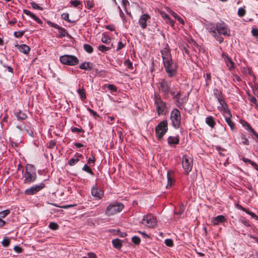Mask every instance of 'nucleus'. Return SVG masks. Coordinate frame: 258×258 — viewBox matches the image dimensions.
I'll return each mask as SVG.
<instances>
[{
  "label": "nucleus",
  "instance_id": "1",
  "mask_svg": "<svg viewBox=\"0 0 258 258\" xmlns=\"http://www.w3.org/2000/svg\"><path fill=\"white\" fill-rule=\"evenodd\" d=\"M207 30L219 43L223 42V38L221 36V35L228 36L230 35V31L228 26L223 22L210 24L207 26Z\"/></svg>",
  "mask_w": 258,
  "mask_h": 258
},
{
  "label": "nucleus",
  "instance_id": "2",
  "mask_svg": "<svg viewBox=\"0 0 258 258\" xmlns=\"http://www.w3.org/2000/svg\"><path fill=\"white\" fill-rule=\"evenodd\" d=\"M161 53L164 66L168 76H173L176 73L177 66L171 58L169 49L164 48L161 51Z\"/></svg>",
  "mask_w": 258,
  "mask_h": 258
},
{
  "label": "nucleus",
  "instance_id": "3",
  "mask_svg": "<svg viewBox=\"0 0 258 258\" xmlns=\"http://www.w3.org/2000/svg\"><path fill=\"white\" fill-rule=\"evenodd\" d=\"M124 208V205L119 202L110 204L106 208L105 215L107 216L114 215L121 212Z\"/></svg>",
  "mask_w": 258,
  "mask_h": 258
},
{
  "label": "nucleus",
  "instance_id": "4",
  "mask_svg": "<svg viewBox=\"0 0 258 258\" xmlns=\"http://www.w3.org/2000/svg\"><path fill=\"white\" fill-rule=\"evenodd\" d=\"M168 131V123L166 120L161 121L155 127L156 137L159 140L162 139Z\"/></svg>",
  "mask_w": 258,
  "mask_h": 258
},
{
  "label": "nucleus",
  "instance_id": "5",
  "mask_svg": "<svg viewBox=\"0 0 258 258\" xmlns=\"http://www.w3.org/2000/svg\"><path fill=\"white\" fill-rule=\"evenodd\" d=\"M170 119L174 128H179L181 123V113L178 109L176 108L173 109L170 114Z\"/></svg>",
  "mask_w": 258,
  "mask_h": 258
},
{
  "label": "nucleus",
  "instance_id": "6",
  "mask_svg": "<svg viewBox=\"0 0 258 258\" xmlns=\"http://www.w3.org/2000/svg\"><path fill=\"white\" fill-rule=\"evenodd\" d=\"M59 60L64 64L72 66L78 64L79 62L78 58L76 56L68 54L60 56Z\"/></svg>",
  "mask_w": 258,
  "mask_h": 258
},
{
  "label": "nucleus",
  "instance_id": "7",
  "mask_svg": "<svg viewBox=\"0 0 258 258\" xmlns=\"http://www.w3.org/2000/svg\"><path fill=\"white\" fill-rule=\"evenodd\" d=\"M141 223L147 227L152 228L156 226L157 220L152 214H148L143 217Z\"/></svg>",
  "mask_w": 258,
  "mask_h": 258
},
{
  "label": "nucleus",
  "instance_id": "8",
  "mask_svg": "<svg viewBox=\"0 0 258 258\" xmlns=\"http://www.w3.org/2000/svg\"><path fill=\"white\" fill-rule=\"evenodd\" d=\"M154 99L158 115L160 116L163 114L166 108L165 102H163L161 97L156 93L154 94Z\"/></svg>",
  "mask_w": 258,
  "mask_h": 258
},
{
  "label": "nucleus",
  "instance_id": "9",
  "mask_svg": "<svg viewBox=\"0 0 258 258\" xmlns=\"http://www.w3.org/2000/svg\"><path fill=\"white\" fill-rule=\"evenodd\" d=\"M182 167L186 174L191 170L192 167V159L189 156L184 155L182 157Z\"/></svg>",
  "mask_w": 258,
  "mask_h": 258
},
{
  "label": "nucleus",
  "instance_id": "10",
  "mask_svg": "<svg viewBox=\"0 0 258 258\" xmlns=\"http://www.w3.org/2000/svg\"><path fill=\"white\" fill-rule=\"evenodd\" d=\"M45 187V184L41 183L39 184H36L31 186L30 188L26 189L25 190L24 194L25 195H33L37 193L40 190L43 189Z\"/></svg>",
  "mask_w": 258,
  "mask_h": 258
},
{
  "label": "nucleus",
  "instance_id": "11",
  "mask_svg": "<svg viewBox=\"0 0 258 258\" xmlns=\"http://www.w3.org/2000/svg\"><path fill=\"white\" fill-rule=\"evenodd\" d=\"M24 178V182L25 183L30 184L36 179L37 175L36 173L25 171Z\"/></svg>",
  "mask_w": 258,
  "mask_h": 258
},
{
  "label": "nucleus",
  "instance_id": "12",
  "mask_svg": "<svg viewBox=\"0 0 258 258\" xmlns=\"http://www.w3.org/2000/svg\"><path fill=\"white\" fill-rule=\"evenodd\" d=\"M213 95L214 97L217 99L219 104L225 101V96L221 89H218L217 88L214 89L213 91Z\"/></svg>",
  "mask_w": 258,
  "mask_h": 258
},
{
  "label": "nucleus",
  "instance_id": "13",
  "mask_svg": "<svg viewBox=\"0 0 258 258\" xmlns=\"http://www.w3.org/2000/svg\"><path fill=\"white\" fill-rule=\"evenodd\" d=\"M220 106H218V110L223 114L224 116L231 114L230 111L228 108V106L226 101L220 104Z\"/></svg>",
  "mask_w": 258,
  "mask_h": 258
},
{
  "label": "nucleus",
  "instance_id": "14",
  "mask_svg": "<svg viewBox=\"0 0 258 258\" xmlns=\"http://www.w3.org/2000/svg\"><path fill=\"white\" fill-rule=\"evenodd\" d=\"M150 16L148 14H143L139 19L138 23L142 28L145 29L147 26V21L150 19Z\"/></svg>",
  "mask_w": 258,
  "mask_h": 258
},
{
  "label": "nucleus",
  "instance_id": "15",
  "mask_svg": "<svg viewBox=\"0 0 258 258\" xmlns=\"http://www.w3.org/2000/svg\"><path fill=\"white\" fill-rule=\"evenodd\" d=\"M91 194L93 197H95L99 199H101L103 196V190L98 188L96 185L92 187Z\"/></svg>",
  "mask_w": 258,
  "mask_h": 258
},
{
  "label": "nucleus",
  "instance_id": "16",
  "mask_svg": "<svg viewBox=\"0 0 258 258\" xmlns=\"http://www.w3.org/2000/svg\"><path fill=\"white\" fill-rule=\"evenodd\" d=\"M158 87L159 89L165 94L169 93L170 87L168 84V82H160Z\"/></svg>",
  "mask_w": 258,
  "mask_h": 258
},
{
  "label": "nucleus",
  "instance_id": "17",
  "mask_svg": "<svg viewBox=\"0 0 258 258\" xmlns=\"http://www.w3.org/2000/svg\"><path fill=\"white\" fill-rule=\"evenodd\" d=\"M179 139L178 136H170L168 138V143L169 145H177L179 144Z\"/></svg>",
  "mask_w": 258,
  "mask_h": 258
},
{
  "label": "nucleus",
  "instance_id": "18",
  "mask_svg": "<svg viewBox=\"0 0 258 258\" xmlns=\"http://www.w3.org/2000/svg\"><path fill=\"white\" fill-rule=\"evenodd\" d=\"M79 88L77 90V92L79 94L81 99L83 101L86 98V93L83 86H81V84H79Z\"/></svg>",
  "mask_w": 258,
  "mask_h": 258
},
{
  "label": "nucleus",
  "instance_id": "19",
  "mask_svg": "<svg viewBox=\"0 0 258 258\" xmlns=\"http://www.w3.org/2000/svg\"><path fill=\"white\" fill-rule=\"evenodd\" d=\"M92 68L93 64L90 62H84L80 66V69L86 71H90Z\"/></svg>",
  "mask_w": 258,
  "mask_h": 258
},
{
  "label": "nucleus",
  "instance_id": "20",
  "mask_svg": "<svg viewBox=\"0 0 258 258\" xmlns=\"http://www.w3.org/2000/svg\"><path fill=\"white\" fill-rule=\"evenodd\" d=\"M226 221L225 217L223 215H218L212 221L214 225H218Z\"/></svg>",
  "mask_w": 258,
  "mask_h": 258
},
{
  "label": "nucleus",
  "instance_id": "21",
  "mask_svg": "<svg viewBox=\"0 0 258 258\" xmlns=\"http://www.w3.org/2000/svg\"><path fill=\"white\" fill-rule=\"evenodd\" d=\"M24 13H25L26 15L29 16L31 17L33 19L35 20L37 22H38L39 24H41L42 23V21L38 18L36 16H35L34 14L32 13L30 11L27 10H24L23 11Z\"/></svg>",
  "mask_w": 258,
  "mask_h": 258
},
{
  "label": "nucleus",
  "instance_id": "22",
  "mask_svg": "<svg viewBox=\"0 0 258 258\" xmlns=\"http://www.w3.org/2000/svg\"><path fill=\"white\" fill-rule=\"evenodd\" d=\"M206 123L211 128L214 127L216 122L214 118L212 116H209L206 118Z\"/></svg>",
  "mask_w": 258,
  "mask_h": 258
},
{
  "label": "nucleus",
  "instance_id": "23",
  "mask_svg": "<svg viewBox=\"0 0 258 258\" xmlns=\"http://www.w3.org/2000/svg\"><path fill=\"white\" fill-rule=\"evenodd\" d=\"M112 243L113 247L117 249H120L122 246V241L118 238L113 239Z\"/></svg>",
  "mask_w": 258,
  "mask_h": 258
},
{
  "label": "nucleus",
  "instance_id": "24",
  "mask_svg": "<svg viewBox=\"0 0 258 258\" xmlns=\"http://www.w3.org/2000/svg\"><path fill=\"white\" fill-rule=\"evenodd\" d=\"M224 117L226 122H227L228 125L230 127L231 130H233L235 128V124L231 119L232 117V114L226 115V116Z\"/></svg>",
  "mask_w": 258,
  "mask_h": 258
},
{
  "label": "nucleus",
  "instance_id": "25",
  "mask_svg": "<svg viewBox=\"0 0 258 258\" xmlns=\"http://www.w3.org/2000/svg\"><path fill=\"white\" fill-rule=\"evenodd\" d=\"M14 114L16 116L18 119L24 120L27 117V115L21 110H16L15 111Z\"/></svg>",
  "mask_w": 258,
  "mask_h": 258
},
{
  "label": "nucleus",
  "instance_id": "26",
  "mask_svg": "<svg viewBox=\"0 0 258 258\" xmlns=\"http://www.w3.org/2000/svg\"><path fill=\"white\" fill-rule=\"evenodd\" d=\"M19 51L24 54H27L30 51V49L29 47L26 44H22L18 45Z\"/></svg>",
  "mask_w": 258,
  "mask_h": 258
},
{
  "label": "nucleus",
  "instance_id": "27",
  "mask_svg": "<svg viewBox=\"0 0 258 258\" xmlns=\"http://www.w3.org/2000/svg\"><path fill=\"white\" fill-rule=\"evenodd\" d=\"M244 72L246 74L248 75V79L252 80H255L256 78H255V76L253 75L251 70L249 68H244Z\"/></svg>",
  "mask_w": 258,
  "mask_h": 258
},
{
  "label": "nucleus",
  "instance_id": "28",
  "mask_svg": "<svg viewBox=\"0 0 258 258\" xmlns=\"http://www.w3.org/2000/svg\"><path fill=\"white\" fill-rule=\"evenodd\" d=\"M240 138L241 141L239 143V144H244L245 145H248L249 144V142L248 139L246 137V136L244 134H241Z\"/></svg>",
  "mask_w": 258,
  "mask_h": 258
},
{
  "label": "nucleus",
  "instance_id": "29",
  "mask_svg": "<svg viewBox=\"0 0 258 258\" xmlns=\"http://www.w3.org/2000/svg\"><path fill=\"white\" fill-rule=\"evenodd\" d=\"M57 29L58 30V32L59 37L62 38L65 37L68 34V33L65 29L59 27V28H58Z\"/></svg>",
  "mask_w": 258,
  "mask_h": 258
},
{
  "label": "nucleus",
  "instance_id": "30",
  "mask_svg": "<svg viewBox=\"0 0 258 258\" xmlns=\"http://www.w3.org/2000/svg\"><path fill=\"white\" fill-rule=\"evenodd\" d=\"M25 171L36 173V169L33 164H27L26 165V171Z\"/></svg>",
  "mask_w": 258,
  "mask_h": 258
},
{
  "label": "nucleus",
  "instance_id": "31",
  "mask_svg": "<svg viewBox=\"0 0 258 258\" xmlns=\"http://www.w3.org/2000/svg\"><path fill=\"white\" fill-rule=\"evenodd\" d=\"M167 181L168 183L166 186L167 188H168L169 187H171L172 185L174 182V180L172 178V177L170 175L169 172H167Z\"/></svg>",
  "mask_w": 258,
  "mask_h": 258
},
{
  "label": "nucleus",
  "instance_id": "32",
  "mask_svg": "<svg viewBox=\"0 0 258 258\" xmlns=\"http://www.w3.org/2000/svg\"><path fill=\"white\" fill-rule=\"evenodd\" d=\"M225 61L229 69H231L234 68V63L229 56L226 57Z\"/></svg>",
  "mask_w": 258,
  "mask_h": 258
},
{
  "label": "nucleus",
  "instance_id": "33",
  "mask_svg": "<svg viewBox=\"0 0 258 258\" xmlns=\"http://www.w3.org/2000/svg\"><path fill=\"white\" fill-rule=\"evenodd\" d=\"M82 170L86 172L89 173L91 175H94V173L91 168L88 166L87 164L84 165L83 167L82 168Z\"/></svg>",
  "mask_w": 258,
  "mask_h": 258
},
{
  "label": "nucleus",
  "instance_id": "34",
  "mask_svg": "<svg viewBox=\"0 0 258 258\" xmlns=\"http://www.w3.org/2000/svg\"><path fill=\"white\" fill-rule=\"evenodd\" d=\"M101 41L103 43L108 44L110 43L111 39L108 36L104 35L102 37Z\"/></svg>",
  "mask_w": 258,
  "mask_h": 258
},
{
  "label": "nucleus",
  "instance_id": "35",
  "mask_svg": "<svg viewBox=\"0 0 258 258\" xmlns=\"http://www.w3.org/2000/svg\"><path fill=\"white\" fill-rule=\"evenodd\" d=\"M104 87L107 88L111 92H116L117 90L116 87L113 84H106Z\"/></svg>",
  "mask_w": 258,
  "mask_h": 258
},
{
  "label": "nucleus",
  "instance_id": "36",
  "mask_svg": "<svg viewBox=\"0 0 258 258\" xmlns=\"http://www.w3.org/2000/svg\"><path fill=\"white\" fill-rule=\"evenodd\" d=\"M83 47L85 50L89 53H92L93 51V47L89 44H85Z\"/></svg>",
  "mask_w": 258,
  "mask_h": 258
},
{
  "label": "nucleus",
  "instance_id": "37",
  "mask_svg": "<svg viewBox=\"0 0 258 258\" xmlns=\"http://www.w3.org/2000/svg\"><path fill=\"white\" fill-rule=\"evenodd\" d=\"M48 227L51 230H55L58 229V225L55 222H51L49 223Z\"/></svg>",
  "mask_w": 258,
  "mask_h": 258
},
{
  "label": "nucleus",
  "instance_id": "38",
  "mask_svg": "<svg viewBox=\"0 0 258 258\" xmlns=\"http://www.w3.org/2000/svg\"><path fill=\"white\" fill-rule=\"evenodd\" d=\"M79 161V159L78 158H75V157L71 158L68 162V164L70 166H74L77 163H78Z\"/></svg>",
  "mask_w": 258,
  "mask_h": 258
},
{
  "label": "nucleus",
  "instance_id": "39",
  "mask_svg": "<svg viewBox=\"0 0 258 258\" xmlns=\"http://www.w3.org/2000/svg\"><path fill=\"white\" fill-rule=\"evenodd\" d=\"M70 4L76 8H80L79 6L81 5V2L78 0H73L70 2Z\"/></svg>",
  "mask_w": 258,
  "mask_h": 258
},
{
  "label": "nucleus",
  "instance_id": "40",
  "mask_svg": "<svg viewBox=\"0 0 258 258\" xmlns=\"http://www.w3.org/2000/svg\"><path fill=\"white\" fill-rule=\"evenodd\" d=\"M172 15L177 20H178L179 22V23H180L182 24H184L183 20L180 16H179L176 13L173 12L172 13Z\"/></svg>",
  "mask_w": 258,
  "mask_h": 258
},
{
  "label": "nucleus",
  "instance_id": "41",
  "mask_svg": "<svg viewBox=\"0 0 258 258\" xmlns=\"http://www.w3.org/2000/svg\"><path fill=\"white\" fill-rule=\"evenodd\" d=\"M110 49V47H107L104 45H101L98 46V49L103 52H104Z\"/></svg>",
  "mask_w": 258,
  "mask_h": 258
},
{
  "label": "nucleus",
  "instance_id": "42",
  "mask_svg": "<svg viewBox=\"0 0 258 258\" xmlns=\"http://www.w3.org/2000/svg\"><path fill=\"white\" fill-rule=\"evenodd\" d=\"M10 213L9 210H6L0 212V218H5Z\"/></svg>",
  "mask_w": 258,
  "mask_h": 258
},
{
  "label": "nucleus",
  "instance_id": "43",
  "mask_svg": "<svg viewBox=\"0 0 258 258\" xmlns=\"http://www.w3.org/2000/svg\"><path fill=\"white\" fill-rule=\"evenodd\" d=\"M87 110L91 113V115L93 116L96 119L97 117H99V115L97 114V113L94 111L93 109L88 107Z\"/></svg>",
  "mask_w": 258,
  "mask_h": 258
},
{
  "label": "nucleus",
  "instance_id": "44",
  "mask_svg": "<svg viewBox=\"0 0 258 258\" xmlns=\"http://www.w3.org/2000/svg\"><path fill=\"white\" fill-rule=\"evenodd\" d=\"M26 31H20L15 32L14 35L16 38H21L25 33Z\"/></svg>",
  "mask_w": 258,
  "mask_h": 258
},
{
  "label": "nucleus",
  "instance_id": "45",
  "mask_svg": "<svg viewBox=\"0 0 258 258\" xmlns=\"http://www.w3.org/2000/svg\"><path fill=\"white\" fill-rule=\"evenodd\" d=\"M240 221L246 227H249L250 226L249 222L244 217H241L240 218Z\"/></svg>",
  "mask_w": 258,
  "mask_h": 258
},
{
  "label": "nucleus",
  "instance_id": "46",
  "mask_svg": "<svg viewBox=\"0 0 258 258\" xmlns=\"http://www.w3.org/2000/svg\"><path fill=\"white\" fill-rule=\"evenodd\" d=\"M71 131L73 133H77L78 134L80 133H84V131L82 128H79L76 127H73L71 128Z\"/></svg>",
  "mask_w": 258,
  "mask_h": 258
},
{
  "label": "nucleus",
  "instance_id": "47",
  "mask_svg": "<svg viewBox=\"0 0 258 258\" xmlns=\"http://www.w3.org/2000/svg\"><path fill=\"white\" fill-rule=\"evenodd\" d=\"M31 5V7H32L33 9H36V10H43V8L42 7L38 6L36 3H35V2H31L30 3Z\"/></svg>",
  "mask_w": 258,
  "mask_h": 258
},
{
  "label": "nucleus",
  "instance_id": "48",
  "mask_svg": "<svg viewBox=\"0 0 258 258\" xmlns=\"http://www.w3.org/2000/svg\"><path fill=\"white\" fill-rule=\"evenodd\" d=\"M246 11L244 9L240 8L238 10V15L239 17H242L245 14Z\"/></svg>",
  "mask_w": 258,
  "mask_h": 258
},
{
  "label": "nucleus",
  "instance_id": "49",
  "mask_svg": "<svg viewBox=\"0 0 258 258\" xmlns=\"http://www.w3.org/2000/svg\"><path fill=\"white\" fill-rule=\"evenodd\" d=\"M132 240L133 242L135 244H139L141 242L140 238L136 236H133L132 238Z\"/></svg>",
  "mask_w": 258,
  "mask_h": 258
},
{
  "label": "nucleus",
  "instance_id": "50",
  "mask_svg": "<svg viewBox=\"0 0 258 258\" xmlns=\"http://www.w3.org/2000/svg\"><path fill=\"white\" fill-rule=\"evenodd\" d=\"M242 125L248 132L252 128V126L250 125V124L245 121H243L242 123Z\"/></svg>",
  "mask_w": 258,
  "mask_h": 258
},
{
  "label": "nucleus",
  "instance_id": "51",
  "mask_svg": "<svg viewBox=\"0 0 258 258\" xmlns=\"http://www.w3.org/2000/svg\"><path fill=\"white\" fill-rule=\"evenodd\" d=\"M56 145V143L54 140H51L49 142L48 147L50 149H54Z\"/></svg>",
  "mask_w": 258,
  "mask_h": 258
},
{
  "label": "nucleus",
  "instance_id": "52",
  "mask_svg": "<svg viewBox=\"0 0 258 258\" xmlns=\"http://www.w3.org/2000/svg\"><path fill=\"white\" fill-rule=\"evenodd\" d=\"M165 244L169 247H172L173 245V242L171 239H166L165 240Z\"/></svg>",
  "mask_w": 258,
  "mask_h": 258
},
{
  "label": "nucleus",
  "instance_id": "53",
  "mask_svg": "<svg viewBox=\"0 0 258 258\" xmlns=\"http://www.w3.org/2000/svg\"><path fill=\"white\" fill-rule=\"evenodd\" d=\"M95 161L96 159L95 157L92 155L88 160V164H91L92 163L93 165H94Z\"/></svg>",
  "mask_w": 258,
  "mask_h": 258
},
{
  "label": "nucleus",
  "instance_id": "54",
  "mask_svg": "<svg viewBox=\"0 0 258 258\" xmlns=\"http://www.w3.org/2000/svg\"><path fill=\"white\" fill-rule=\"evenodd\" d=\"M180 92H178L176 94H175L174 95V96L173 97V98L174 99L176 100V104L179 107V103H180V101H179V97H180Z\"/></svg>",
  "mask_w": 258,
  "mask_h": 258
},
{
  "label": "nucleus",
  "instance_id": "55",
  "mask_svg": "<svg viewBox=\"0 0 258 258\" xmlns=\"http://www.w3.org/2000/svg\"><path fill=\"white\" fill-rule=\"evenodd\" d=\"M61 17L64 20L71 22V20L69 19V14L68 13H63L61 15Z\"/></svg>",
  "mask_w": 258,
  "mask_h": 258
},
{
  "label": "nucleus",
  "instance_id": "56",
  "mask_svg": "<svg viewBox=\"0 0 258 258\" xmlns=\"http://www.w3.org/2000/svg\"><path fill=\"white\" fill-rule=\"evenodd\" d=\"M10 243V240L7 238L4 239L2 241V244L4 247H7Z\"/></svg>",
  "mask_w": 258,
  "mask_h": 258
},
{
  "label": "nucleus",
  "instance_id": "57",
  "mask_svg": "<svg viewBox=\"0 0 258 258\" xmlns=\"http://www.w3.org/2000/svg\"><path fill=\"white\" fill-rule=\"evenodd\" d=\"M47 23L51 27L55 28L56 29L59 28V26H58L57 24H55L54 23L51 22V21H47Z\"/></svg>",
  "mask_w": 258,
  "mask_h": 258
},
{
  "label": "nucleus",
  "instance_id": "58",
  "mask_svg": "<svg viewBox=\"0 0 258 258\" xmlns=\"http://www.w3.org/2000/svg\"><path fill=\"white\" fill-rule=\"evenodd\" d=\"M86 5H87L86 7L89 9H91L94 6V4H93V2L90 0L86 1Z\"/></svg>",
  "mask_w": 258,
  "mask_h": 258
},
{
  "label": "nucleus",
  "instance_id": "59",
  "mask_svg": "<svg viewBox=\"0 0 258 258\" xmlns=\"http://www.w3.org/2000/svg\"><path fill=\"white\" fill-rule=\"evenodd\" d=\"M14 249L15 251H16V252L19 253H20L22 252V251H23V249L22 248V247H21L20 246H19L18 245H16L14 247Z\"/></svg>",
  "mask_w": 258,
  "mask_h": 258
},
{
  "label": "nucleus",
  "instance_id": "60",
  "mask_svg": "<svg viewBox=\"0 0 258 258\" xmlns=\"http://www.w3.org/2000/svg\"><path fill=\"white\" fill-rule=\"evenodd\" d=\"M251 33L253 36L258 37V29H253L251 31Z\"/></svg>",
  "mask_w": 258,
  "mask_h": 258
},
{
  "label": "nucleus",
  "instance_id": "61",
  "mask_svg": "<svg viewBox=\"0 0 258 258\" xmlns=\"http://www.w3.org/2000/svg\"><path fill=\"white\" fill-rule=\"evenodd\" d=\"M166 23L169 24L172 26H174V21L171 20L170 18L169 19H167V20L166 21Z\"/></svg>",
  "mask_w": 258,
  "mask_h": 258
},
{
  "label": "nucleus",
  "instance_id": "62",
  "mask_svg": "<svg viewBox=\"0 0 258 258\" xmlns=\"http://www.w3.org/2000/svg\"><path fill=\"white\" fill-rule=\"evenodd\" d=\"M248 215H250L253 218L255 219L256 220H258V216H257L255 213L250 212L249 213Z\"/></svg>",
  "mask_w": 258,
  "mask_h": 258
},
{
  "label": "nucleus",
  "instance_id": "63",
  "mask_svg": "<svg viewBox=\"0 0 258 258\" xmlns=\"http://www.w3.org/2000/svg\"><path fill=\"white\" fill-rule=\"evenodd\" d=\"M250 101L251 102L255 104H256L257 103V99H256L255 97H251L249 99Z\"/></svg>",
  "mask_w": 258,
  "mask_h": 258
},
{
  "label": "nucleus",
  "instance_id": "64",
  "mask_svg": "<svg viewBox=\"0 0 258 258\" xmlns=\"http://www.w3.org/2000/svg\"><path fill=\"white\" fill-rule=\"evenodd\" d=\"M89 258H96V255L93 252H89L88 254Z\"/></svg>",
  "mask_w": 258,
  "mask_h": 258
}]
</instances>
